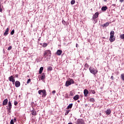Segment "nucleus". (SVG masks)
<instances>
[{
    "label": "nucleus",
    "instance_id": "nucleus-1",
    "mask_svg": "<svg viewBox=\"0 0 124 124\" xmlns=\"http://www.w3.org/2000/svg\"><path fill=\"white\" fill-rule=\"evenodd\" d=\"M52 53L51 50H45L44 53V58H47V57H51Z\"/></svg>",
    "mask_w": 124,
    "mask_h": 124
},
{
    "label": "nucleus",
    "instance_id": "nucleus-2",
    "mask_svg": "<svg viewBox=\"0 0 124 124\" xmlns=\"http://www.w3.org/2000/svg\"><path fill=\"white\" fill-rule=\"evenodd\" d=\"M114 34H115V32H114V31H110V38H109V41H110V42H113L114 41H115V37H114Z\"/></svg>",
    "mask_w": 124,
    "mask_h": 124
},
{
    "label": "nucleus",
    "instance_id": "nucleus-3",
    "mask_svg": "<svg viewBox=\"0 0 124 124\" xmlns=\"http://www.w3.org/2000/svg\"><path fill=\"white\" fill-rule=\"evenodd\" d=\"M39 94L42 95V97H45L46 95V90H40L38 91Z\"/></svg>",
    "mask_w": 124,
    "mask_h": 124
},
{
    "label": "nucleus",
    "instance_id": "nucleus-4",
    "mask_svg": "<svg viewBox=\"0 0 124 124\" xmlns=\"http://www.w3.org/2000/svg\"><path fill=\"white\" fill-rule=\"evenodd\" d=\"M89 70H90L91 73H92V74H94V75H95V74H96L98 72L96 69H95L94 68H93L92 67H90L89 68Z\"/></svg>",
    "mask_w": 124,
    "mask_h": 124
},
{
    "label": "nucleus",
    "instance_id": "nucleus-5",
    "mask_svg": "<svg viewBox=\"0 0 124 124\" xmlns=\"http://www.w3.org/2000/svg\"><path fill=\"white\" fill-rule=\"evenodd\" d=\"M8 79L10 82H12L13 84H14V83H15V78H14V77H13V76L9 77Z\"/></svg>",
    "mask_w": 124,
    "mask_h": 124
},
{
    "label": "nucleus",
    "instance_id": "nucleus-6",
    "mask_svg": "<svg viewBox=\"0 0 124 124\" xmlns=\"http://www.w3.org/2000/svg\"><path fill=\"white\" fill-rule=\"evenodd\" d=\"M77 124H84V121L82 119H78L77 121Z\"/></svg>",
    "mask_w": 124,
    "mask_h": 124
},
{
    "label": "nucleus",
    "instance_id": "nucleus-7",
    "mask_svg": "<svg viewBox=\"0 0 124 124\" xmlns=\"http://www.w3.org/2000/svg\"><path fill=\"white\" fill-rule=\"evenodd\" d=\"M99 15V13L98 12H96L94 14V15L93 16V19H96L98 17V16Z\"/></svg>",
    "mask_w": 124,
    "mask_h": 124
},
{
    "label": "nucleus",
    "instance_id": "nucleus-8",
    "mask_svg": "<svg viewBox=\"0 0 124 124\" xmlns=\"http://www.w3.org/2000/svg\"><path fill=\"white\" fill-rule=\"evenodd\" d=\"M21 86V83L19 81H16L15 82V86L16 88H19Z\"/></svg>",
    "mask_w": 124,
    "mask_h": 124
},
{
    "label": "nucleus",
    "instance_id": "nucleus-9",
    "mask_svg": "<svg viewBox=\"0 0 124 124\" xmlns=\"http://www.w3.org/2000/svg\"><path fill=\"white\" fill-rule=\"evenodd\" d=\"M7 103H8V99H5L3 101L2 105L3 106H4L5 105H7Z\"/></svg>",
    "mask_w": 124,
    "mask_h": 124
},
{
    "label": "nucleus",
    "instance_id": "nucleus-10",
    "mask_svg": "<svg viewBox=\"0 0 124 124\" xmlns=\"http://www.w3.org/2000/svg\"><path fill=\"white\" fill-rule=\"evenodd\" d=\"M62 50H58L56 52V55L58 56H61L62 55Z\"/></svg>",
    "mask_w": 124,
    "mask_h": 124
},
{
    "label": "nucleus",
    "instance_id": "nucleus-11",
    "mask_svg": "<svg viewBox=\"0 0 124 124\" xmlns=\"http://www.w3.org/2000/svg\"><path fill=\"white\" fill-rule=\"evenodd\" d=\"M89 93V91H88V90L87 89H85L84 90V96H88V94Z\"/></svg>",
    "mask_w": 124,
    "mask_h": 124
},
{
    "label": "nucleus",
    "instance_id": "nucleus-12",
    "mask_svg": "<svg viewBox=\"0 0 124 124\" xmlns=\"http://www.w3.org/2000/svg\"><path fill=\"white\" fill-rule=\"evenodd\" d=\"M9 31V28H7L5 31L4 33V36H6L7 34H8V32Z\"/></svg>",
    "mask_w": 124,
    "mask_h": 124
},
{
    "label": "nucleus",
    "instance_id": "nucleus-13",
    "mask_svg": "<svg viewBox=\"0 0 124 124\" xmlns=\"http://www.w3.org/2000/svg\"><path fill=\"white\" fill-rule=\"evenodd\" d=\"M12 108V104H11V102L9 101L8 108H7V109H9V110H11Z\"/></svg>",
    "mask_w": 124,
    "mask_h": 124
},
{
    "label": "nucleus",
    "instance_id": "nucleus-14",
    "mask_svg": "<svg viewBox=\"0 0 124 124\" xmlns=\"http://www.w3.org/2000/svg\"><path fill=\"white\" fill-rule=\"evenodd\" d=\"M70 85H71V83H70L69 80H67L66 81V83H65L66 87H68L69 86H70Z\"/></svg>",
    "mask_w": 124,
    "mask_h": 124
},
{
    "label": "nucleus",
    "instance_id": "nucleus-15",
    "mask_svg": "<svg viewBox=\"0 0 124 124\" xmlns=\"http://www.w3.org/2000/svg\"><path fill=\"white\" fill-rule=\"evenodd\" d=\"M109 22H107L105 24H104L103 25H102V27H103V28H106V27H108V26H109Z\"/></svg>",
    "mask_w": 124,
    "mask_h": 124
},
{
    "label": "nucleus",
    "instance_id": "nucleus-16",
    "mask_svg": "<svg viewBox=\"0 0 124 124\" xmlns=\"http://www.w3.org/2000/svg\"><path fill=\"white\" fill-rule=\"evenodd\" d=\"M73 99H74V100H78V99H79V95L77 94L76 96H74Z\"/></svg>",
    "mask_w": 124,
    "mask_h": 124
},
{
    "label": "nucleus",
    "instance_id": "nucleus-17",
    "mask_svg": "<svg viewBox=\"0 0 124 124\" xmlns=\"http://www.w3.org/2000/svg\"><path fill=\"white\" fill-rule=\"evenodd\" d=\"M106 114H107V115H110V114H111V109H109L107 110L106 111Z\"/></svg>",
    "mask_w": 124,
    "mask_h": 124
},
{
    "label": "nucleus",
    "instance_id": "nucleus-18",
    "mask_svg": "<svg viewBox=\"0 0 124 124\" xmlns=\"http://www.w3.org/2000/svg\"><path fill=\"white\" fill-rule=\"evenodd\" d=\"M72 106H73V104H70L67 108V109H71L72 108Z\"/></svg>",
    "mask_w": 124,
    "mask_h": 124
},
{
    "label": "nucleus",
    "instance_id": "nucleus-19",
    "mask_svg": "<svg viewBox=\"0 0 124 124\" xmlns=\"http://www.w3.org/2000/svg\"><path fill=\"white\" fill-rule=\"evenodd\" d=\"M101 10L102 11H106L107 10V6L102 7Z\"/></svg>",
    "mask_w": 124,
    "mask_h": 124
},
{
    "label": "nucleus",
    "instance_id": "nucleus-20",
    "mask_svg": "<svg viewBox=\"0 0 124 124\" xmlns=\"http://www.w3.org/2000/svg\"><path fill=\"white\" fill-rule=\"evenodd\" d=\"M45 73H43L42 74V76H41V80H43V79H44L45 78Z\"/></svg>",
    "mask_w": 124,
    "mask_h": 124
},
{
    "label": "nucleus",
    "instance_id": "nucleus-21",
    "mask_svg": "<svg viewBox=\"0 0 124 124\" xmlns=\"http://www.w3.org/2000/svg\"><path fill=\"white\" fill-rule=\"evenodd\" d=\"M42 71H43V67H41L40 68L39 72V74H41V73H42Z\"/></svg>",
    "mask_w": 124,
    "mask_h": 124
},
{
    "label": "nucleus",
    "instance_id": "nucleus-22",
    "mask_svg": "<svg viewBox=\"0 0 124 124\" xmlns=\"http://www.w3.org/2000/svg\"><path fill=\"white\" fill-rule=\"evenodd\" d=\"M74 94L75 93L74 91L70 92V95H71V96H73V95H74Z\"/></svg>",
    "mask_w": 124,
    "mask_h": 124
},
{
    "label": "nucleus",
    "instance_id": "nucleus-23",
    "mask_svg": "<svg viewBox=\"0 0 124 124\" xmlns=\"http://www.w3.org/2000/svg\"><path fill=\"white\" fill-rule=\"evenodd\" d=\"M32 115H33V116H36V111H35V110H32V112H31Z\"/></svg>",
    "mask_w": 124,
    "mask_h": 124
},
{
    "label": "nucleus",
    "instance_id": "nucleus-24",
    "mask_svg": "<svg viewBox=\"0 0 124 124\" xmlns=\"http://www.w3.org/2000/svg\"><path fill=\"white\" fill-rule=\"evenodd\" d=\"M68 81L70 82V83L71 84H74L75 82L74 80H73L72 79H70L68 80Z\"/></svg>",
    "mask_w": 124,
    "mask_h": 124
},
{
    "label": "nucleus",
    "instance_id": "nucleus-25",
    "mask_svg": "<svg viewBox=\"0 0 124 124\" xmlns=\"http://www.w3.org/2000/svg\"><path fill=\"white\" fill-rule=\"evenodd\" d=\"M89 101H90V102H94V101H95V100H94V98H91L89 99Z\"/></svg>",
    "mask_w": 124,
    "mask_h": 124
},
{
    "label": "nucleus",
    "instance_id": "nucleus-26",
    "mask_svg": "<svg viewBox=\"0 0 124 124\" xmlns=\"http://www.w3.org/2000/svg\"><path fill=\"white\" fill-rule=\"evenodd\" d=\"M121 78L123 81H124V74H122L121 75Z\"/></svg>",
    "mask_w": 124,
    "mask_h": 124
},
{
    "label": "nucleus",
    "instance_id": "nucleus-27",
    "mask_svg": "<svg viewBox=\"0 0 124 124\" xmlns=\"http://www.w3.org/2000/svg\"><path fill=\"white\" fill-rule=\"evenodd\" d=\"M48 71H51V70H53V68L52 67H49L47 68Z\"/></svg>",
    "mask_w": 124,
    "mask_h": 124
},
{
    "label": "nucleus",
    "instance_id": "nucleus-28",
    "mask_svg": "<svg viewBox=\"0 0 124 124\" xmlns=\"http://www.w3.org/2000/svg\"><path fill=\"white\" fill-rule=\"evenodd\" d=\"M120 37L122 39H124V34L120 35Z\"/></svg>",
    "mask_w": 124,
    "mask_h": 124
},
{
    "label": "nucleus",
    "instance_id": "nucleus-29",
    "mask_svg": "<svg viewBox=\"0 0 124 124\" xmlns=\"http://www.w3.org/2000/svg\"><path fill=\"white\" fill-rule=\"evenodd\" d=\"M47 46H48V44H47V43H44L43 45V47L45 48V47H47Z\"/></svg>",
    "mask_w": 124,
    "mask_h": 124
},
{
    "label": "nucleus",
    "instance_id": "nucleus-30",
    "mask_svg": "<svg viewBox=\"0 0 124 124\" xmlns=\"http://www.w3.org/2000/svg\"><path fill=\"white\" fill-rule=\"evenodd\" d=\"M70 111V110H67L65 113V116H66L67 115H68V113H69V111Z\"/></svg>",
    "mask_w": 124,
    "mask_h": 124
},
{
    "label": "nucleus",
    "instance_id": "nucleus-31",
    "mask_svg": "<svg viewBox=\"0 0 124 124\" xmlns=\"http://www.w3.org/2000/svg\"><path fill=\"white\" fill-rule=\"evenodd\" d=\"M14 32H15V31H14V30H13L11 32V35H13V34H14Z\"/></svg>",
    "mask_w": 124,
    "mask_h": 124
},
{
    "label": "nucleus",
    "instance_id": "nucleus-32",
    "mask_svg": "<svg viewBox=\"0 0 124 124\" xmlns=\"http://www.w3.org/2000/svg\"><path fill=\"white\" fill-rule=\"evenodd\" d=\"M75 3V0H72L71 1V4H74Z\"/></svg>",
    "mask_w": 124,
    "mask_h": 124
},
{
    "label": "nucleus",
    "instance_id": "nucleus-33",
    "mask_svg": "<svg viewBox=\"0 0 124 124\" xmlns=\"http://www.w3.org/2000/svg\"><path fill=\"white\" fill-rule=\"evenodd\" d=\"M84 66H85V67L88 68V67H89V66H90V65H89V64H88L87 63H86L85 64Z\"/></svg>",
    "mask_w": 124,
    "mask_h": 124
},
{
    "label": "nucleus",
    "instance_id": "nucleus-34",
    "mask_svg": "<svg viewBox=\"0 0 124 124\" xmlns=\"http://www.w3.org/2000/svg\"><path fill=\"white\" fill-rule=\"evenodd\" d=\"M11 49H12V46H10L8 48V51H10V50H11Z\"/></svg>",
    "mask_w": 124,
    "mask_h": 124
},
{
    "label": "nucleus",
    "instance_id": "nucleus-35",
    "mask_svg": "<svg viewBox=\"0 0 124 124\" xmlns=\"http://www.w3.org/2000/svg\"><path fill=\"white\" fill-rule=\"evenodd\" d=\"M18 104V102L16 101H14V105L16 106Z\"/></svg>",
    "mask_w": 124,
    "mask_h": 124
},
{
    "label": "nucleus",
    "instance_id": "nucleus-36",
    "mask_svg": "<svg viewBox=\"0 0 124 124\" xmlns=\"http://www.w3.org/2000/svg\"><path fill=\"white\" fill-rule=\"evenodd\" d=\"M10 124H14V121L13 119H12L10 122Z\"/></svg>",
    "mask_w": 124,
    "mask_h": 124
},
{
    "label": "nucleus",
    "instance_id": "nucleus-37",
    "mask_svg": "<svg viewBox=\"0 0 124 124\" xmlns=\"http://www.w3.org/2000/svg\"><path fill=\"white\" fill-rule=\"evenodd\" d=\"M30 83H31V79H30V78H29V79L28 80V81H27V84H30Z\"/></svg>",
    "mask_w": 124,
    "mask_h": 124
},
{
    "label": "nucleus",
    "instance_id": "nucleus-38",
    "mask_svg": "<svg viewBox=\"0 0 124 124\" xmlns=\"http://www.w3.org/2000/svg\"><path fill=\"white\" fill-rule=\"evenodd\" d=\"M62 23L63 25H65V24H66V22H65V21H64V20H63L62 21Z\"/></svg>",
    "mask_w": 124,
    "mask_h": 124
},
{
    "label": "nucleus",
    "instance_id": "nucleus-39",
    "mask_svg": "<svg viewBox=\"0 0 124 124\" xmlns=\"http://www.w3.org/2000/svg\"><path fill=\"white\" fill-rule=\"evenodd\" d=\"M0 12H2V9L1 8V5H0Z\"/></svg>",
    "mask_w": 124,
    "mask_h": 124
},
{
    "label": "nucleus",
    "instance_id": "nucleus-40",
    "mask_svg": "<svg viewBox=\"0 0 124 124\" xmlns=\"http://www.w3.org/2000/svg\"><path fill=\"white\" fill-rule=\"evenodd\" d=\"M110 79L111 80H114V77L113 76H111V78H110Z\"/></svg>",
    "mask_w": 124,
    "mask_h": 124
},
{
    "label": "nucleus",
    "instance_id": "nucleus-41",
    "mask_svg": "<svg viewBox=\"0 0 124 124\" xmlns=\"http://www.w3.org/2000/svg\"><path fill=\"white\" fill-rule=\"evenodd\" d=\"M14 122L15 123H16V122H17V120L16 119V118H15V119H14Z\"/></svg>",
    "mask_w": 124,
    "mask_h": 124
},
{
    "label": "nucleus",
    "instance_id": "nucleus-42",
    "mask_svg": "<svg viewBox=\"0 0 124 124\" xmlns=\"http://www.w3.org/2000/svg\"><path fill=\"white\" fill-rule=\"evenodd\" d=\"M52 93L55 94L56 93V91L54 90L52 91Z\"/></svg>",
    "mask_w": 124,
    "mask_h": 124
},
{
    "label": "nucleus",
    "instance_id": "nucleus-43",
    "mask_svg": "<svg viewBox=\"0 0 124 124\" xmlns=\"http://www.w3.org/2000/svg\"><path fill=\"white\" fill-rule=\"evenodd\" d=\"M92 93H93V94H94V93H95V91H92Z\"/></svg>",
    "mask_w": 124,
    "mask_h": 124
},
{
    "label": "nucleus",
    "instance_id": "nucleus-44",
    "mask_svg": "<svg viewBox=\"0 0 124 124\" xmlns=\"http://www.w3.org/2000/svg\"><path fill=\"white\" fill-rule=\"evenodd\" d=\"M120 2H123L124 1V0H119Z\"/></svg>",
    "mask_w": 124,
    "mask_h": 124
},
{
    "label": "nucleus",
    "instance_id": "nucleus-45",
    "mask_svg": "<svg viewBox=\"0 0 124 124\" xmlns=\"http://www.w3.org/2000/svg\"><path fill=\"white\" fill-rule=\"evenodd\" d=\"M9 113H10V112H11V110H9V109H7Z\"/></svg>",
    "mask_w": 124,
    "mask_h": 124
},
{
    "label": "nucleus",
    "instance_id": "nucleus-46",
    "mask_svg": "<svg viewBox=\"0 0 124 124\" xmlns=\"http://www.w3.org/2000/svg\"><path fill=\"white\" fill-rule=\"evenodd\" d=\"M15 77L16 78H18V74L15 75Z\"/></svg>",
    "mask_w": 124,
    "mask_h": 124
},
{
    "label": "nucleus",
    "instance_id": "nucleus-47",
    "mask_svg": "<svg viewBox=\"0 0 124 124\" xmlns=\"http://www.w3.org/2000/svg\"><path fill=\"white\" fill-rule=\"evenodd\" d=\"M68 124H72V123H69Z\"/></svg>",
    "mask_w": 124,
    "mask_h": 124
},
{
    "label": "nucleus",
    "instance_id": "nucleus-48",
    "mask_svg": "<svg viewBox=\"0 0 124 124\" xmlns=\"http://www.w3.org/2000/svg\"><path fill=\"white\" fill-rule=\"evenodd\" d=\"M104 1H107V0H104Z\"/></svg>",
    "mask_w": 124,
    "mask_h": 124
},
{
    "label": "nucleus",
    "instance_id": "nucleus-49",
    "mask_svg": "<svg viewBox=\"0 0 124 124\" xmlns=\"http://www.w3.org/2000/svg\"><path fill=\"white\" fill-rule=\"evenodd\" d=\"M78 102H80V101L78 100Z\"/></svg>",
    "mask_w": 124,
    "mask_h": 124
},
{
    "label": "nucleus",
    "instance_id": "nucleus-50",
    "mask_svg": "<svg viewBox=\"0 0 124 124\" xmlns=\"http://www.w3.org/2000/svg\"><path fill=\"white\" fill-rule=\"evenodd\" d=\"M77 45H77V44L76 47H77Z\"/></svg>",
    "mask_w": 124,
    "mask_h": 124
}]
</instances>
